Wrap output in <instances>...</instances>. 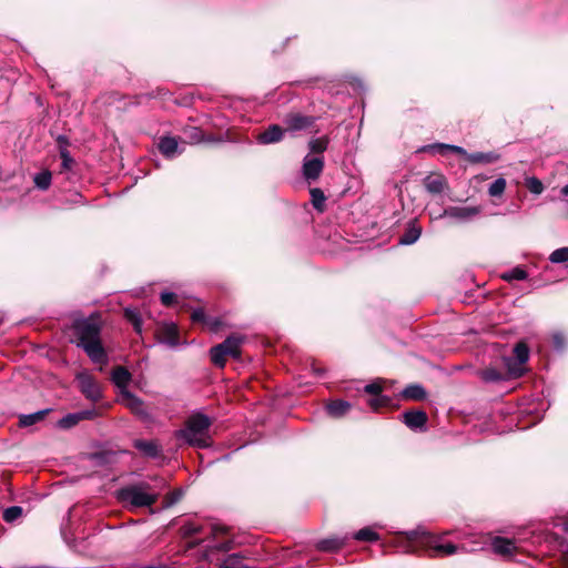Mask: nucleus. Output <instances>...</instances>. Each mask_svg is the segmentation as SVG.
Here are the masks:
<instances>
[{
    "mask_svg": "<svg viewBox=\"0 0 568 568\" xmlns=\"http://www.w3.org/2000/svg\"><path fill=\"white\" fill-rule=\"evenodd\" d=\"M154 484L139 481L123 486L116 491V498L126 509H138L153 506L161 494L165 483L154 477Z\"/></svg>",
    "mask_w": 568,
    "mask_h": 568,
    "instance_id": "nucleus-1",
    "label": "nucleus"
},
{
    "mask_svg": "<svg viewBox=\"0 0 568 568\" xmlns=\"http://www.w3.org/2000/svg\"><path fill=\"white\" fill-rule=\"evenodd\" d=\"M77 346L82 348L94 364L105 365L108 355L101 342V326L93 318L78 320L73 324Z\"/></svg>",
    "mask_w": 568,
    "mask_h": 568,
    "instance_id": "nucleus-2",
    "label": "nucleus"
},
{
    "mask_svg": "<svg viewBox=\"0 0 568 568\" xmlns=\"http://www.w3.org/2000/svg\"><path fill=\"white\" fill-rule=\"evenodd\" d=\"M212 420L204 414L197 413L191 415L185 422V426L176 434L191 446L206 448L212 445L210 427Z\"/></svg>",
    "mask_w": 568,
    "mask_h": 568,
    "instance_id": "nucleus-3",
    "label": "nucleus"
},
{
    "mask_svg": "<svg viewBox=\"0 0 568 568\" xmlns=\"http://www.w3.org/2000/svg\"><path fill=\"white\" fill-rule=\"evenodd\" d=\"M406 537L409 541H422L426 546L430 556L443 557L450 556L457 552V546L452 542H443L442 537L432 535L423 529H415L406 532Z\"/></svg>",
    "mask_w": 568,
    "mask_h": 568,
    "instance_id": "nucleus-4",
    "label": "nucleus"
},
{
    "mask_svg": "<svg viewBox=\"0 0 568 568\" xmlns=\"http://www.w3.org/2000/svg\"><path fill=\"white\" fill-rule=\"evenodd\" d=\"M243 342L244 337L242 335L233 334L224 342L213 346L210 349L212 363L215 366L223 368L226 363V357L239 358Z\"/></svg>",
    "mask_w": 568,
    "mask_h": 568,
    "instance_id": "nucleus-5",
    "label": "nucleus"
},
{
    "mask_svg": "<svg viewBox=\"0 0 568 568\" xmlns=\"http://www.w3.org/2000/svg\"><path fill=\"white\" fill-rule=\"evenodd\" d=\"M427 149L432 152H437L440 154H445L447 151L460 154L465 156L469 162L471 163H494L499 160V155L495 152H474V153H467L465 149L458 145L453 144H444V143H437L427 146Z\"/></svg>",
    "mask_w": 568,
    "mask_h": 568,
    "instance_id": "nucleus-6",
    "label": "nucleus"
},
{
    "mask_svg": "<svg viewBox=\"0 0 568 568\" xmlns=\"http://www.w3.org/2000/svg\"><path fill=\"white\" fill-rule=\"evenodd\" d=\"M316 118L302 113H288L283 118V125L286 133L292 136L298 135L301 132H312Z\"/></svg>",
    "mask_w": 568,
    "mask_h": 568,
    "instance_id": "nucleus-7",
    "label": "nucleus"
},
{
    "mask_svg": "<svg viewBox=\"0 0 568 568\" xmlns=\"http://www.w3.org/2000/svg\"><path fill=\"white\" fill-rule=\"evenodd\" d=\"M490 546L495 555L507 560L513 559L519 550L516 539H509L500 536L493 537Z\"/></svg>",
    "mask_w": 568,
    "mask_h": 568,
    "instance_id": "nucleus-8",
    "label": "nucleus"
},
{
    "mask_svg": "<svg viewBox=\"0 0 568 568\" xmlns=\"http://www.w3.org/2000/svg\"><path fill=\"white\" fill-rule=\"evenodd\" d=\"M77 381L81 393L92 402H99L102 398V389L98 382L88 373L81 372L77 375Z\"/></svg>",
    "mask_w": 568,
    "mask_h": 568,
    "instance_id": "nucleus-9",
    "label": "nucleus"
},
{
    "mask_svg": "<svg viewBox=\"0 0 568 568\" xmlns=\"http://www.w3.org/2000/svg\"><path fill=\"white\" fill-rule=\"evenodd\" d=\"M119 402L126 406L133 414L138 415L142 419H149V413L144 406V403L141 398L135 396L130 390L121 392Z\"/></svg>",
    "mask_w": 568,
    "mask_h": 568,
    "instance_id": "nucleus-10",
    "label": "nucleus"
},
{
    "mask_svg": "<svg viewBox=\"0 0 568 568\" xmlns=\"http://www.w3.org/2000/svg\"><path fill=\"white\" fill-rule=\"evenodd\" d=\"M324 168V160L322 156H305L303 161V175L311 182L318 179Z\"/></svg>",
    "mask_w": 568,
    "mask_h": 568,
    "instance_id": "nucleus-11",
    "label": "nucleus"
},
{
    "mask_svg": "<svg viewBox=\"0 0 568 568\" xmlns=\"http://www.w3.org/2000/svg\"><path fill=\"white\" fill-rule=\"evenodd\" d=\"M479 214V209L475 206H449L444 210V217L455 219L460 222H467Z\"/></svg>",
    "mask_w": 568,
    "mask_h": 568,
    "instance_id": "nucleus-12",
    "label": "nucleus"
},
{
    "mask_svg": "<svg viewBox=\"0 0 568 568\" xmlns=\"http://www.w3.org/2000/svg\"><path fill=\"white\" fill-rule=\"evenodd\" d=\"M286 133L285 128L277 124L270 125L266 130L257 135V141L261 144H272L280 142Z\"/></svg>",
    "mask_w": 568,
    "mask_h": 568,
    "instance_id": "nucleus-13",
    "label": "nucleus"
},
{
    "mask_svg": "<svg viewBox=\"0 0 568 568\" xmlns=\"http://www.w3.org/2000/svg\"><path fill=\"white\" fill-rule=\"evenodd\" d=\"M159 150L160 152L169 159H173L176 155L182 153V149H180L179 141L173 136H163L159 141Z\"/></svg>",
    "mask_w": 568,
    "mask_h": 568,
    "instance_id": "nucleus-14",
    "label": "nucleus"
},
{
    "mask_svg": "<svg viewBox=\"0 0 568 568\" xmlns=\"http://www.w3.org/2000/svg\"><path fill=\"white\" fill-rule=\"evenodd\" d=\"M403 420L410 429H419L425 426L427 415L423 410L406 412L403 414Z\"/></svg>",
    "mask_w": 568,
    "mask_h": 568,
    "instance_id": "nucleus-15",
    "label": "nucleus"
},
{
    "mask_svg": "<svg viewBox=\"0 0 568 568\" xmlns=\"http://www.w3.org/2000/svg\"><path fill=\"white\" fill-rule=\"evenodd\" d=\"M111 379L120 389V393L123 390H129L128 385L131 381V373L126 368L118 366L112 371Z\"/></svg>",
    "mask_w": 568,
    "mask_h": 568,
    "instance_id": "nucleus-16",
    "label": "nucleus"
},
{
    "mask_svg": "<svg viewBox=\"0 0 568 568\" xmlns=\"http://www.w3.org/2000/svg\"><path fill=\"white\" fill-rule=\"evenodd\" d=\"M134 447L146 457L155 458L160 455L161 448L153 440H135Z\"/></svg>",
    "mask_w": 568,
    "mask_h": 568,
    "instance_id": "nucleus-17",
    "label": "nucleus"
},
{
    "mask_svg": "<svg viewBox=\"0 0 568 568\" xmlns=\"http://www.w3.org/2000/svg\"><path fill=\"white\" fill-rule=\"evenodd\" d=\"M346 538L329 537L317 541L316 548L321 551H337L345 545Z\"/></svg>",
    "mask_w": 568,
    "mask_h": 568,
    "instance_id": "nucleus-18",
    "label": "nucleus"
},
{
    "mask_svg": "<svg viewBox=\"0 0 568 568\" xmlns=\"http://www.w3.org/2000/svg\"><path fill=\"white\" fill-rule=\"evenodd\" d=\"M50 410H51L50 408H47V409L38 410L32 414L20 415L19 416V426L29 427L37 423H40L41 420H43L45 418V416L49 414Z\"/></svg>",
    "mask_w": 568,
    "mask_h": 568,
    "instance_id": "nucleus-19",
    "label": "nucleus"
},
{
    "mask_svg": "<svg viewBox=\"0 0 568 568\" xmlns=\"http://www.w3.org/2000/svg\"><path fill=\"white\" fill-rule=\"evenodd\" d=\"M162 335L163 343L172 347L179 345V331L176 325L166 324L162 329Z\"/></svg>",
    "mask_w": 568,
    "mask_h": 568,
    "instance_id": "nucleus-20",
    "label": "nucleus"
},
{
    "mask_svg": "<svg viewBox=\"0 0 568 568\" xmlns=\"http://www.w3.org/2000/svg\"><path fill=\"white\" fill-rule=\"evenodd\" d=\"M349 408V403L345 400H333L326 405L327 413L333 417H341L345 415Z\"/></svg>",
    "mask_w": 568,
    "mask_h": 568,
    "instance_id": "nucleus-21",
    "label": "nucleus"
},
{
    "mask_svg": "<svg viewBox=\"0 0 568 568\" xmlns=\"http://www.w3.org/2000/svg\"><path fill=\"white\" fill-rule=\"evenodd\" d=\"M424 185L429 193L439 194L445 189V179L443 176H427Z\"/></svg>",
    "mask_w": 568,
    "mask_h": 568,
    "instance_id": "nucleus-22",
    "label": "nucleus"
},
{
    "mask_svg": "<svg viewBox=\"0 0 568 568\" xmlns=\"http://www.w3.org/2000/svg\"><path fill=\"white\" fill-rule=\"evenodd\" d=\"M52 180V174L50 171L44 170L37 173L33 178L34 185L42 191H45L50 187Z\"/></svg>",
    "mask_w": 568,
    "mask_h": 568,
    "instance_id": "nucleus-23",
    "label": "nucleus"
},
{
    "mask_svg": "<svg viewBox=\"0 0 568 568\" xmlns=\"http://www.w3.org/2000/svg\"><path fill=\"white\" fill-rule=\"evenodd\" d=\"M422 230L419 226H409L399 240L400 244L410 245L414 244L420 236Z\"/></svg>",
    "mask_w": 568,
    "mask_h": 568,
    "instance_id": "nucleus-24",
    "label": "nucleus"
},
{
    "mask_svg": "<svg viewBox=\"0 0 568 568\" xmlns=\"http://www.w3.org/2000/svg\"><path fill=\"white\" fill-rule=\"evenodd\" d=\"M354 539L358 541L374 542L379 540V535L371 527H364L354 534Z\"/></svg>",
    "mask_w": 568,
    "mask_h": 568,
    "instance_id": "nucleus-25",
    "label": "nucleus"
},
{
    "mask_svg": "<svg viewBox=\"0 0 568 568\" xmlns=\"http://www.w3.org/2000/svg\"><path fill=\"white\" fill-rule=\"evenodd\" d=\"M405 398L420 400L426 397V392L420 385H409L403 390Z\"/></svg>",
    "mask_w": 568,
    "mask_h": 568,
    "instance_id": "nucleus-26",
    "label": "nucleus"
},
{
    "mask_svg": "<svg viewBox=\"0 0 568 568\" xmlns=\"http://www.w3.org/2000/svg\"><path fill=\"white\" fill-rule=\"evenodd\" d=\"M527 276H528L527 272L520 266L514 267L510 271H508L501 275V277L505 281H514V280L524 281L527 278Z\"/></svg>",
    "mask_w": 568,
    "mask_h": 568,
    "instance_id": "nucleus-27",
    "label": "nucleus"
},
{
    "mask_svg": "<svg viewBox=\"0 0 568 568\" xmlns=\"http://www.w3.org/2000/svg\"><path fill=\"white\" fill-rule=\"evenodd\" d=\"M125 317L133 325L134 331L138 334H141V332H142V320L140 317L139 312L135 311V310L126 308L125 310Z\"/></svg>",
    "mask_w": 568,
    "mask_h": 568,
    "instance_id": "nucleus-28",
    "label": "nucleus"
},
{
    "mask_svg": "<svg viewBox=\"0 0 568 568\" xmlns=\"http://www.w3.org/2000/svg\"><path fill=\"white\" fill-rule=\"evenodd\" d=\"M23 509L20 506H11L4 509L2 518L6 523H13L22 516Z\"/></svg>",
    "mask_w": 568,
    "mask_h": 568,
    "instance_id": "nucleus-29",
    "label": "nucleus"
},
{
    "mask_svg": "<svg viewBox=\"0 0 568 568\" xmlns=\"http://www.w3.org/2000/svg\"><path fill=\"white\" fill-rule=\"evenodd\" d=\"M242 557L237 554L230 555L219 568H248L243 564Z\"/></svg>",
    "mask_w": 568,
    "mask_h": 568,
    "instance_id": "nucleus-30",
    "label": "nucleus"
},
{
    "mask_svg": "<svg viewBox=\"0 0 568 568\" xmlns=\"http://www.w3.org/2000/svg\"><path fill=\"white\" fill-rule=\"evenodd\" d=\"M327 145H328V139L326 136L312 139L308 142V148H310L311 152H314V153H323L327 149Z\"/></svg>",
    "mask_w": 568,
    "mask_h": 568,
    "instance_id": "nucleus-31",
    "label": "nucleus"
},
{
    "mask_svg": "<svg viewBox=\"0 0 568 568\" xmlns=\"http://www.w3.org/2000/svg\"><path fill=\"white\" fill-rule=\"evenodd\" d=\"M203 530V527L194 521H189L183 524L181 527V532L184 537L189 538L200 534Z\"/></svg>",
    "mask_w": 568,
    "mask_h": 568,
    "instance_id": "nucleus-32",
    "label": "nucleus"
},
{
    "mask_svg": "<svg viewBox=\"0 0 568 568\" xmlns=\"http://www.w3.org/2000/svg\"><path fill=\"white\" fill-rule=\"evenodd\" d=\"M80 422L78 413L68 414L58 422V427L62 429H69L75 426Z\"/></svg>",
    "mask_w": 568,
    "mask_h": 568,
    "instance_id": "nucleus-33",
    "label": "nucleus"
},
{
    "mask_svg": "<svg viewBox=\"0 0 568 568\" xmlns=\"http://www.w3.org/2000/svg\"><path fill=\"white\" fill-rule=\"evenodd\" d=\"M311 196H312V203L314 207L318 211H323L324 203H325V195L321 189H312L311 190Z\"/></svg>",
    "mask_w": 568,
    "mask_h": 568,
    "instance_id": "nucleus-34",
    "label": "nucleus"
},
{
    "mask_svg": "<svg viewBox=\"0 0 568 568\" xmlns=\"http://www.w3.org/2000/svg\"><path fill=\"white\" fill-rule=\"evenodd\" d=\"M505 189L506 180L504 178H499L490 184L488 193L490 196H499L505 192Z\"/></svg>",
    "mask_w": 568,
    "mask_h": 568,
    "instance_id": "nucleus-35",
    "label": "nucleus"
},
{
    "mask_svg": "<svg viewBox=\"0 0 568 568\" xmlns=\"http://www.w3.org/2000/svg\"><path fill=\"white\" fill-rule=\"evenodd\" d=\"M514 353L518 359L519 365H523L528 361L529 349L526 344L518 343L514 348Z\"/></svg>",
    "mask_w": 568,
    "mask_h": 568,
    "instance_id": "nucleus-36",
    "label": "nucleus"
},
{
    "mask_svg": "<svg viewBox=\"0 0 568 568\" xmlns=\"http://www.w3.org/2000/svg\"><path fill=\"white\" fill-rule=\"evenodd\" d=\"M230 549V542H220L217 545H214V546H207V549L203 552V556L202 558L204 560H209L211 561V555L214 552V551H217V552H221V551H227Z\"/></svg>",
    "mask_w": 568,
    "mask_h": 568,
    "instance_id": "nucleus-37",
    "label": "nucleus"
},
{
    "mask_svg": "<svg viewBox=\"0 0 568 568\" xmlns=\"http://www.w3.org/2000/svg\"><path fill=\"white\" fill-rule=\"evenodd\" d=\"M526 186L534 194H541L544 191L541 181L535 176L528 178L526 180Z\"/></svg>",
    "mask_w": 568,
    "mask_h": 568,
    "instance_id": "nucleus-38",
    "label": "nucleus"
},
{
    "mask_svg": "<svg viewBox=\"0 0 568 568\" xmlns=\"http://www.w3.org/2000/svg\"><path fill=\"white\" fill-rule=\"evenodd\" d=\"M549 260L552 263H564L568 261V247H561L555 250L551 254Z\"/></svg>",
    "mask_w": 568,
    "mask_h": 568,
    "instance_id": "nucleus-39",
    "label": "nucleus"
},
{
    "mask_svg": "<svg viewBox=\"0 0 568 568\" xmlns=\"http://www.w3.org/2000/svg\"><path fill=\"white\" fill-rule=\"evenodd\" d=\"M184 134L187 141L192 144L199 143L203 140V133L199 128L185 130Z\"/></svg>",
    "mask_w": 568,
    "mask_h": 568,
    "instance_id": "nucleus-40",
    "label": "nucleus"
},
{
    "mask_svg": "<svg viewBox=\"0 0 568 568\" xmlns=\"http://www.w3.org/2000/svg\"><path fill=\"white\" fill-rule=\"evenodd\" d=\"M480 376L485 382H499L503 379V375L495 368L484 369Z\"/></svg>",
    "mask_w": 568,
    "mask_h": 568,
    "instance_id": "nucleus-41",
    "label": "nucleus"
},
{
    "mask_svg": "<svg viewBox=\"0 0 568 568\" xmlns=\"http://www.w3.org/2000/svg\"><path fill=\"white\" fill-rule=\"evenodd\" d=\"M390 402V398L383 395H377L374 398H371L368 404L373 409H378L379 407L388 405Z\"/></svg>",
    "mask_w": 568,
    "mask_h": 568,
    "instance_id": "nucleus-42",
    "label": "nucleus"
},
{
    "mask_svg": "<svg viewBox=\"0 0 568 568\" xmlns=\"http://www.w3.org/2000/svg\"><path fill=\"white\" fill-rule=\"evenodd\" d=\"M60 158L62 160L61 168L62 170H70L73 164V159L70 152L63 148L60 150Z\"/></svg>",
    "mask_w": 568,
    "mask_h": 568,
    "instance_id": "nucleus-43",
    "label": "nucleus"
},
{
    "mask_svg": "<svg viewBox=\"0 0 568 568\" xmlns=\"http://www.w3.org/2000/svg\"><path fill=\"white\" fill-rule=\"evenodd\" d=\"M382 383L379 381H376V382H373L371 384H367L364 389L366 393L368 394H373V395H381V392H382Z\"/></svg>",
    "mask_w": 568,
    "mask_h": 568,
    "instance_id": "nucleus-44",
    "label": "nucleus"
},
{
    "mask_svg": "<svg viewBox=\"0 0 568 568\" xmlns=\"http://www.w3.org/2000/svg\"><path fill=\"white\" fill-rule=\"evenodd\" d=\"M160 298H161V302L163 305L172 306L175 303L176 295L171 292H163V293H161Z\"/></svg>",
    "mask_w": 568,
    "mask_h": 568,
    "instance_id": "nucleus-45",
    "label": "nucleus"
},
{
    "mask_svg": "<svg viewBox=\"0 0 568 568\" xmlns=\"http://www.w3.org/2000/svg\"><path fill=\"white\" fill-rule=\"evenodd\" d=\"M191 318L193 322H200L205 324L207 316L205 315L202 308H197L192 312Z\"/></svg>",
    "mask_w": 568,
    "mask_h": 568,
    "instance_id": "nucleus-46",
    "label": "nucleus"
},
{
    "mask_svg": "<svg viewBox=\"0 0 568 568\" xmlns=\"http://www.w3.org/2000/svg\"><path fill=\"white\" fill-rule=\"evenodd\" d=\"M97 415H98V413H97V410H95V409H87V410L78 412V416H79V419H80V420H83V419H92V418H94Z\"/></svg>",
    "mask_w": 568,
    "mask_h": 568,
    "instance_id": "nucleus-47",
    "label": "nucleus"
},
{
    "mask_svg": "<svg viewBox=\"0 0 568 568\" xmlns=\"http://www.w3.org/2000/svg\"><path fill=\"white\" fill-rule=\"evenodd\" d=\"M552 342H554V346L557 349H561L565 345V337L561 333H555L552 335Z\"/></svg>",
    "mask_w": 568,
    "mask_h": 568,
    "instance_id": "nucleus-48",
    "label": "nucleus"
},
{
    "mask_svg": "<svg viewBox=\"0 0 568 568\" xmlns=\"http://www.w3.org/2000/svg\"><path fill=\"white\" fill-rule=\"evenodd\" d=\"M204 325L210 327L211 331L216 332L219 329V326L221 325V322L215 317H207Z\"/></svg>",
    "mask_w": 568,
    "mask_h": 568,
    "instance_id": "nucleus-49",
    "label": "nucleus"
},
{
    "mask_svg": "<svg viewBox=\"0 0 568 568\" xmlns=\"http://www.w3.org/2000/svg\"><path fill=\"white\" fill-rule=\"evenodd\" d=\"M180 497H181V493L173 494L172 498L168 501V506H170V505L174 504L175 501H178Z\"/></svg>",
    "mask_w": 568,
    "mask_h": 568,
    "instance_id": "nucleus-50",
    "label": "nucleus"
},
{
    "mask_svg": "<svg viewBox=\"0 0 568 568\" xmlns=\"http://www.w3.org/2000/svg\"><path fill=\"white\" fill-rule=\"evenodd\" d=\"M560 194L566 197L568 196V184L561 187ZM566 203L568 205V200H566Z\"/></svg>",
    "mask_w": 568,
    "mask_h": 568,
    "instance_id": "nucleus-51",
    "label": "nucleus"
},
{
    "mask_svg": "<svg viewBox=\"0 0 568 568\" xmlns=\"http://www.w3.org/2000/svg\"><path fill=\"white\" fill-rule=\"evenodd\" d=\"M211 531L213 532V535H217L224 532L225 530L223 528L211 527Z\"/></svg>",
    "mask_w": 568,
    "mask_h": 568,
    "instance_id": "nucleus-52",
    "label": "nucleus"
},
{
    "mask_svg": "<svg viewBox=\"0 0 568 568\" xmlns=\"http://www.w3.org/2000/svg\"><path fill=\"white\" fill-rule=\"evenodd\" d=\"M564 562L568 566V548L562 554Z\"/></svg>",
    "mask_w": 568,
    "mask_h": 568,
    "instance_id": "nucleus-53",
    "label": "nucleus"
},
{
    "mask_svg": "<svg viewBox=\"0 0 568 568\" xmlns=\"http://www.w3.org/2000/svg\"><path fill=\"white\" fill-rule=\"evenodd\" d=\"M315 374H317L318 376L323 375V371L322 369H317L315 367H313Z\"/></svg>",
    "mask_w": 568,
    "mask_h": 568,
    "instance_id": "nucleus-54",
    "label": "nucleus"
},
{
    "mask_svg": "<svg viewBox=\"0 0 568 568\" xmlns=\"http://www.w3.org/2000/svg\"><path fill=\"white\" fill-rule=\"evenodd\" d=\"M75 197H77V200H74V202H80V200H81V197H82V196H81L79 193H77V194H75Z\"/></svg>",
    "mask_w": 568,
    "mask_h": 568,
    "instance_id": "nucleus-55",
    "label": "nucleus"
},
{
    "mask_svg": "<svg viewBox=\"0 0 568 568\" xmlns=\"http://www.w3.org/2000/svg\"><path fill=\"white\" fill-rule=\"evenodd\" d=\"M564 530L568 532V521L564 524Z\"/></svg>",
    "mask_w": 568,
    "mask_h": 568,
    "instance_id": "nucleus-56",
    "label": "nucleus"
},
{
    "mask_svg": "<svg viewBox=\"0 0 568 568\" xmlns=\"http://www.w3.org/2000/svg\"><path fill=\"white\" fill-rule=\"evenodd\" d=\"M515 375L520 376L521 375V369H518V372H515Z\"/></svg>",
    "mask_w": 568,
    "mask_h": 568,
    "instance_id": "nucleus-57",
    "label": "nucleus"
}]
</instances>
